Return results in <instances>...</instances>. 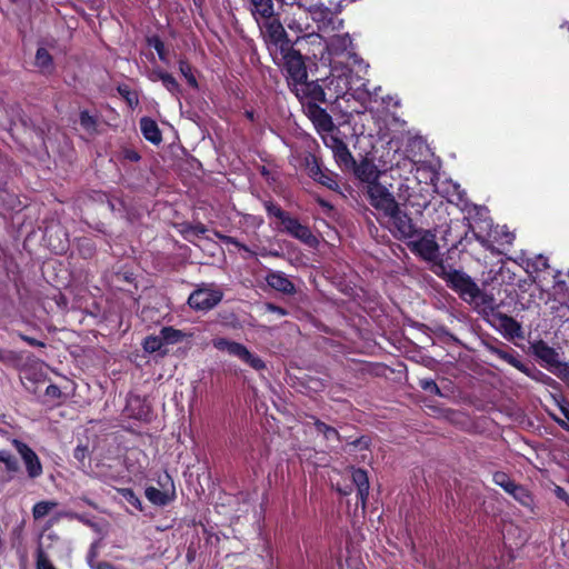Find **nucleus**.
<instances>
[{"mask_svg":"<svg viewBox=\"0 0 569 569\" xmlns=\"http://www.w3.org/2000/svg\"><path fill=\"white\" fill-rule=\"evenodd\" d=\"M351 44L352 40L348 33L336 34L326 41L327 57L322 54V59L329 61L332 76L330 84H335V81L337 82L335 87L337 97L346 94L350 89L349 73L351 72V70L342 66V61L337 60V58L346 57L353 63L360 62L358 56L349 50Z\"/></svg>","mask_w":569,"mask_h":569,"instance_id":"f257e3e1","label":"nucleus"},{"mask_svg":"<svg viewBox=\"0 0 569 569\" xmlns=\"http://www.w3.org/2000/svg\"><path fill=\"white\" fill-rule=\"evenodd\" d=\"M273 59L282 66L290 88L308 78L303 58L298 50L293 49L292 46L289 47V50L279 52L278 58Z\"/></svg>","mask_w":569,"mask_h":569,"instance_id":"f03ea898","label":"nucleus"},{"mask_svg":"<svg viewBox=\"0 0 569 569\" xmlns=\"http://www.w3.org/2000/svg\"><path fill=\"white\" fill-rule=\"evenodd\" d=\"M389 180L390 177L388 176V178L366 187L370 204L383 214L388 211H392V209H396L399 204L395 193L390 190L392 184Z\"/></svg>","mask_w":569,"mask_h":569,"instance_id":"7ed1b4c3","label":"nucleus"},{"mask_svg":"<svg viewBox=\"0 0 569 569\" xmlns=\"http://www.w3.org/2000/svg\"><path fill=\"white\" fill-rule=\"evenodd\" d=\"M223 297V292L213 283H201L193 290L188 305L197 311H207L214 308Z\"/></svg>","mask_w":569,"mask_h":569,"instance_id":"20e7f679","label":"nucleus"},{"mask_svg":"<svg viewBox=\"0 0 569 569\" xmlns=\"http://www.w3.org/2000/svg\"><path fill=\"white\" fill-rule=\"evenodd\" d=\"M263 36L273 58H278L279 52L289 50L292 46L283 26L277 19H266Z\"/></svg>","mask_w":569,"mask_h":569,"instance_id":"39448f33","label":"nucleus"},{"mask_svg":"<svg viewBox=\"0 0 569 569\" xmlns=\"http://www.w3.org/2000/svg\"><path fill=\"white\" fill-rule=\"evenodd\" d=\"M438 268L441 270L442 278L466 302L477 292V283L466 273L453 269L447 270L442 263Z\"/></svg>","mask_w":569,"mask_h":569,"instance_id":"423d86ee","label":"nucleus"},{"mask_svg":"<svg viewBox=\"0 0 569 569\" xmlns=\"http://www.w3.org/2000/svg\"><path fill=\"white\" fill-rule=\"evenodd\" d=\"M389 219L390 230L399 239H411L418 230L412 223V219L400 209L399 204L392 211H388L383 214Z\"/></svg>","mask_w":569,"mask_h":569,"instance_id":"0eeeda50","label":"nucleus"},{"mask_svg":"<svg viewBox=\"0 0 569 569\" xmlns=\"http://www.w3.org/2000/svg\"><path fill=\"white\" fill-rule=\"evenodd\" d=\"M417 234H420V238L409 242L410 250L427 261H436L439 256L436 234L430 230L418 231Z\"/></svg>","mask_w":569,"mask_h":569,"instance_id":"6e6552de","label":"nucleus"},{"mask_svg":"<svg viewBox=\"0 0 569 569\" xmlns=\"http://www.w3.org/2000/svg\"><path fill=\"white\" fill-rule=\"evenodd\" d=\"M281 224L283 227L282 231L300 240L305 244L309 247H316L318 244V239L312 234L310 228L300 223L298 219L291 217L289 213L281 221Z\"/></svg>","mask_w":569,"mask_h":569,"instance_id":"1a4fd4ad","label":"nucleus"},{"mask_svg":"<svg viewBox=\"0 0 569 569\" xmlns=\"http://www.w3.org/2000/svg\"><path fill=\"white\" fill-rule=\"evenodd\" d=\"M291 90L296 97L306 106L308 102L317 103L326 101V93L320 84L316 81L302 80L295 84Z\"/></svg>","mask_w":569,"mask_h":569,"instance_id":"9d476101","label":"nucleus"},{"mask_svg":"<svg viewBox=\"0 0 569 569\" xmlns=\"http://www.w3.org/2000/svg\"><path fill=\"white\" fill-rule=\"evenodd\" d=\"M12 445L21 456L26 465L28 476L31 479L40 477L42 475V465L37 453L27 443L18 439H13Z\"/></svg>","mask_w":569,"mask_h":569,"instance_id":"9b49d317","label":"nucleus"},{"mask_svg":"<svg viewBox=\"0 0 569 569\" xmlns=\"http://www.w3.org/2000/svg\"><path fill=\"white\" fill-rule=\"evenodd\" d=\"M468 303L473 306V308L488 320L499 312L497 311L498 305L493 295L483 292L479 287L473 297L469 299Z\"/></svg>","mask_w":569,"mask_h":569,"instance_id":"f8f14e48","label":"nucleus"},{"mask_svg":"<svg viewBox=\"0 0 569 569\" xmlns=\"http://www.w3.org/2000/svg\"><path fill=\"white\" fill-rule=\"evenodd\" d=\"M489 322L502 332L506 338L513 339L522 336L521 326L512 317L498 312Z\"/></svg>","mask_w":569,"mask_h":569,"instance_id":"ddd939ff","label":"nucleus"},{"mask_svg":"<svg viewBox=\"0 0 569 569\" xmlns=\"http://www.w3.org/2000/svg\"><path fill=\"white\" fill-rule=\"evenodd\" d=\"M306 113L318 131L330 132L335 128L330 114L317 103L308 102Z\"/></svg>","mask_w":569,"mask_h":569,"instance_id":"4468645a","label":"nucleus"},{"mask_svg":"<svg viewBox=\"0 0 569 569\" xmlns=\"http://www.w3.org/2000/svg\"><path fill=\"white\" fill-rule=\"evenodd\" d=\"M308 11L312 20L319 24L321 23L323 27L331 26L333 30H338L342 27L343 21L339 20L323 3L310 6Z\"/></svg>","mask_w":569,"mask_h":569,"instance_id":"2eb2a0df","label":"nucleus"},{"mask_svg":"<svg viewBox=\"0 0 569 569\" xmlns=\"http://www.w3.org/2000/svg\"><path fill=\"white\" fill-rule=\"evenodd\" d=\"M307 169L309 176L315 181L321 183L330 190H337L339 188V184L336 181L333 174L328 170H323L316 158H312L311 161L307 162Z\"/></svg>","mask_w":569,"mask_h":569,"instance_id":"dca6fc26","label":"nucleus"},{"mask_svg":"<svg viewBox=\"0 0 569 569\" xmlns=\"http://www.w3.org/2000/svg\"><path fill=\"white\" fill-rule=\"evenodd\" d=\"M356 174L362 182L367 183V186H372L375 182L388 178L386 171L378 170L377 166L369 161H362L356 168Z\"/></svg>","mask_w":569,"mask_h":569,"instance_id":"f3484780","label":"nucleus"},{"mask_svg":"<svg viewBox=\"0 0 569 569\" xmlns=\"http://www.w3.org/2000/svg\"><path fill=\"white\" fill-rule=\"evenodd\" d=\"M531 350L537 358L550 367H557V370L563 365L559 360V353L542 340L532 343Z\"/></svg>","mask_w":569,"mask_h":569,"instance_id":"a211bd4d","label":"nucleus"},{"mask_svg":"<svg viewBox=\"0 0 569 569\" xmlns=\"http://www.w3.org/2000/svg\"><path fill=\"white\" fill-rule=\"evenodd\" d=\"M266 281L269 287L283 295H293L296 292L295 284L281 271L268 272V274L266 276Z\"/></svg>","mask_w":569,"mask_h":569,"instance_id":"6ab92c4d","label":"nucleus"},{"mask_svg":"<svg viewBox=\"0 0 569 569\" xmlns=\"http://www.w3.org/2000/svg\"><path fill=\"white\" fill-rule=\"evenodd\" d=\"M248 363L256 370H261L266 367L264 362L257 356L252 355L243 345L233 341L228 352Z\"/></svg>","mask_w":569,"mask_h":569,"instance_id":"aec40b11","label":"nucleus"},{"mask_svg":"<svg viewBox=\"0 0 569 569\" xmlns=\"http://www.w3.org/2000/svg\"><path fill=\"white\" fill-rule=\"evenodd\" d=\"M546 303L555 318L562 322L569 320V295L563 293L560 298H549Z\"/></svg>","mask_w":569,"mask_h":569,"instance_id":"412c9836","label":"nucleus"},{"mask_svg":"<svg viewBox=\"0 0 569 569\" xmlns=\"http://www.w3.org/2000/svg\"><path fill=\"white\" fill-rule=\"evenodd\" d=\"M351 478L358 489V497L362 508H365L369 495V479L367 472L362 469H352Z\"/></svg>","mask_w":569,"mask_h":569,"instance_id":"4be33fe9","label":"nucleus"},{"mask_svg":"<svg viewBox=\"0 0 569 569\" xmlns=\"http://www.w3.org/2000/svg\"><path fill=\"white\" fill-rule=\"evenodd\" d=\"M489 351L500 358L501 360L508 362L519 371L523 372L525 375L532 377L531 369L527 367L523 362H521L518 357H516L512 352H508L507 350L497 348V347H489Z\"/></svg>","mask_w":569,"mask_h":569,"instance_id":"5701e85b","label":"nucleus"},{"mask_svg":"<svg viewBox=\"0 0 569 569\" xmlns=\"http://www.w3.org/2000/svg\"><path fill=\"white\" fill-rule=\"evenodd\" d=\"M140 129H141V132L143 134V137L154 143V144H158L161 142L162 140V137H161V132L158 128V124L154 120L150 119V118H142L140 120Z\"/></svg>","mask_w":569,"mask_h":569,"instance_id":"b1692460","label":"nucleus"},{"mask_svg":"<svg viewBox=\"0 0 569 569\" xmlns=\"http://www.w3.org/2000/svg\"><path fill=\"white\" fill-rule=\"evenodd\" d=\"M333 157L338 164L343 166L345 168H353L356 166V161L348 149V146L342 142L335 151Z\"/></svg>","mask_w":569,"mask_h":569,"instance_id":"393cba45","label":"nucleus"},{"mask_svg":"<svg viewBox=\"0 0 569 569\" xmlns=\"http://www.w3.org/2000/svg\"><path fill=\"white\" fill-rule=\"evenodd\" d=\"M160 335L164 345H174L181 342L183 339L188 337L186 332L174 329L173 327L161 328Z\"/></svg>","mask_w":569,"mask_h":569,"instance_id":"a878e982","label":"nucleus"},{"mask_svg":"<svg viewBox=\"0 0 569 569\" xmlns=\"http://www.w3.org/2000/svg\"><path fill=\"white\" fill-rule=\"evenodd\" d=\"M80 126L90 136L98 133V120L87 110H82L79 116Z\"/></svg>","mask_w":569,"mask_h":569,"instance_id":"bb28decb","label":"nucleus"},{"mask_svg":"<svg viewBox=\"0 0 569 569\" xmlns=\"http://www.w3.org/2000/svg\"><path fill=\"white\" fill-rule=\"evenodd\" d=\"M146 497L151 503L157 506H166L170 501L169 495L156 487H148L146 489Z\"/></svg>","mask_w":569,"mask_h":569,"instance_id":"cd10ccee","label":"nucleus"},{"mask_svg":"<svg viewBox=\"0 0 569 569\" xmlns=\"http://www.w3.org/2000/svg\"><path fill=\"white\" fill-rule=\"evenodd\" d=\"M58 506L54 500H43L37 502L32 508V516L34 520L44 518L51 510Z\"/></svg>","mask_w":569,"mask_h":569,"instance_id":"c85d7f7f","label":"nucleus"},{"mask_svg":"<svg viewBox=\"0 0 569 569\" xmlns=\"http://www.w3.org/2000/svg\"><path fill=\"white\" fill-rule=\"evenodd\" d=\"M254 8V13H258L261 18L269 19L273 16V3L272 0H251Z\"/></svg>","mask_w":569,"mask_h":569,"instance_id":"c756f323","label":"nucleus"},{"mask_svg":"<svg viewBox=\"0 0 569 569\" xmlns=\"http://www.w3.org/2000/svg\"><path fill=\"white\" fill-rule=\"evenodd\" d=\"M526 266H527V272H541V271H545L549 268V262H548V258L542 256V254H538L536 257H533L532 259H528L526 261Z\"/></svg>","mask_w":569,"mask_h":569,"instance_id":"7c9ffc66","label":"nucleus"},{"mask_svg":"<svg viewBox=\"0 0 569 569\" xmlns=\"http://www.w3.org/2000/svg\"><path fill=\"white\" fill-rule=\"evenodd\" d=\"M313 425L317 432L322 433L327 440H340V435L333 427H330L316 418Z\"/></svg>","mask_w":569,"mask_h":569,"instance_id":"2f4dec72","label":"nucleus"},{"mask_svg":"<svg viewBox=\"0 0 569 569\" xmlns=\"http://www.w3.org/2000/svg\"><path fill=\"white\" fill-rule=\"evenodd\" d=\"M36 64L43 71L49 72L52 69V57L44 48H39L36 53Z\"/></svg>","mask_w":569,"mask_h":569,"instance_id":"473e14b6","label":"nucleus"},{"mask_svg":"<svg viewBox=\"0 0 569 569\" xmlns=\"http://www.w3.org/2000/svg\"><path fill=\"white\" fill-rule=\"evenodd\" d=\"M163 345L160 333L158 336H148L142 342L143 350L149 353L161 351Z\"/></svg>","mask_w":569,"mask_h":569,"instance_id":"72a5a7b5","label":"nucleus"},{"mask_svg":"<svg viewBox=\"0 0 569 569\" xmlns=\"http://www.w3.org/2000/svg\"><path fill=\"white\" fill-rule=\"evenodd\" d=\"M264 209L267 210L268 214L271 217L277 218L280 220V222L287 217L288 212L282 210L278 204H276L272 201H264L263 202Z\"/></svg>","mask_w":569,"mask_h":569,"instance_id":"f704fd0d","label":"nucleus"},{"mask_svg":"<svg viewBox=\"0 0 569 569\" xmlns=\"http://www.w3.org/2000/svg\"><path fill=\"white\" fill-rule=\"evenodd\" d=\"M395 196H396L397 201L399 202V207L401 204H405L406 202L409 201V199L411 197L410 187L405 181H401L398 184L397 192Z\"/></svg>","mask_w":569,"mask_h":569,"instance_id":"c9c22d12","label":"nucleus"},{"mask_svg":"<svg viewBox=\"0 0 569 569\" xmlns=\"http://www.w3.org/2000/svg\"><path fill=\"white\" fill-rule=\"evenodd\" d=\"M118 492L123 497V499H126L130 505H132L133 507H136L137 509L141 510L142 509V506H141V501L140 499L137 497V495L133 492L132 489L130 488H120L118 489Z\"/></svg>","mask_w":569,"mask_h":569,"instance_id":"e433bc0d","label":"nucleus"},{"mask_svg":"<svg viewBox=\"0 0 569 569\" xmlns=\"http://www.w3.org/2000/svg\"><path fill=\"white\" fill-rule=\"evenodd\" d=\"M179 70L190 86L197 87V80H196L194 76L192 74L191 66L187 61H184V60L179 61Z\"/></svg>","mask_w":569,"mask_h":569,"instance_id":"4c0bfd02","label":"nucleus"},{"mask_svg":"<svg viewBox=\"0 0 569 569\" xmlns=\"http://www.w3.org/2000/svg\"><path fill=\"white\" fill-rule=\"evenodd\" d=\"M149 46L153 47L157 51L159 59L163 62H167V52L164 49V43L158 37H151L148 39Z\"/></svg>","mask_w":569,"mask_h":569,"instance_id":"58836bf2","label":"nucleus"},{"mask_svg":"<svg viewBox=\"0 0 569 569\" xmlns=\"http://www.w3.org/2000/svg\"><path fill=\"white\" fill-rule=\"evenodd\" d=\"M512 497L522 506L529 507L532 503V497L525 487H521L520 489H517V491H513Z\"/></svg>","mask_w":569,"mask_h":569,"instance_id":"ea45409f","label":"nucleus"},{"mask_svg":"<svg viewBox=\"0 0 569 569\" xmlns=\"http://www.w3.org/2000/svg\"><path fill=\"white\" fill-rule=\"evenodd\" d=\"M162 84L173 94H178L180 92V87L177 80L167 72L164 77H161Z\"/></svg>","mask_w":569,"mask_h":569,"instance_id":"a19ab883","label":"nucleus"},{"mask_svg":"<svg viewBox=\"0 0 569 569\" xmlns=\"http://www.w3.org/2000/svg\"><path fill=\"white\" fill-rule=\"evenodd\" d=\"M420 387L428 392H431L437 396H442L438 385L431 379H422L420 380Z\"/></svg>","mask_w":569,"mask_h":569,"instance_id":"79ce46f5","label":"nucleus"},{"mask_svg":"<svg viewBox=\"0 0 569 569\" xmlns=\"http://www.w3.org/2000/svg\"><path fill=\"white\" fill-rule=\"evenodd\" d=\"M222 241L226 243V244H232L236 248L240 249V250H243L244 252L249 253L250 256H253L254 253L243 243L239 242L236 238L233 237H230V236H222L221 237Z\"/></svg>","mask_w":569,"mask_h":569,"instance_id":"37998d69","label":"nucleus"},{"mask_svg":"<svg viewBox=\"0 0 569 569\" xmlns=\"http://www.w3.org/2000/svg\"><path fill=\"white\" fill-rule=\"evenodd\" d=\"M2 462L6 465L8 471L16 472L19 469L17 459H14L9 451L6 452Z\"/></svg>","mask_w":569,"mask_h":569,"instance_id":"c03bdc74","label":"nucleus"},{"mask_svg":"<svg viewBox=\"0 0 569 569\" xmlns=\"http://www.w3.org/2000/svg\"><path fill=\"white\" fill-rule=\"evenodd\" d=\"M493 481L497 486H499L503 489L505 487H508V485H510L511 479L505 472H496L493 475Z\"/></svg>","mask_w":569,"mask_h":569,"instance_id":"a18cd8bd","label":"nucleus"},{"mask_svg":"<svg viewBox=\"0 0 569 569\" xmlns=\"http://www.w3.org/2000/svg\"><path fill=\"white\" fill-rule=\"evenodd\" d=\"M232 342L233 341H230V340L224 339V338H217V339H213L212 345L218 350L229 352Z\"/></svg>","mask_w":569,"mask_h":569,"instance_id":"49530a36","label":"nucleus"},{"mask_svg":"<svg viewBox=\"0 0 569 569\" xmlns=\"http://www.w3.org/2000/svg\"><path fill=\"white\" fill-rule=\"evenodd\" d=\"M323 142L333 152L343 141L336 136H328L323 137Z\"/></svg>","mask_w":569,"mask_h":569,"instance_id":"de8ad7c7","label":"nucleus"},{"mask_svg":"<svg viewBox=\"0 0 569 569\" xmlns=\"http://www.w3.org/2000/svg\"><path fill=\"white\" fill-rule=\"evenodd\" d=\"M556 375L569 387V365L559 366Z\"/></svg>","mask_w":569,"mask_h":569,"instance_id":"09e8293b","label":"nucleus"},{"mask_svg":"<svg viewBox=\"0 0 569 569\" xmlns=\"http://www.w3.org/2000/svg\"><path fill=\"white\" fill-rule=\"evenodd\" d=\"M73 457L80 462H83L88 457V448L84 446H78L73 451Z\"/></svg>","mask_w":569,"mask_h":569,"instance_id":"8fccbe9b","label":"nucleus"},{"mask_svg":"<svg viewBox=\"0 0 569 569\" xmlns=\"http://www.w3.org/2000/svg\"><path fill=\"white\" fill-rule=\"evenodd\" d=\"M98 557V542H94L91 545L90 549H89V552H88V556H87V560H88V563L93 568V562L96 560V558Z\"/></svg>","mask_w":569,"mask_h":569,"instance_id":"3c124183","label":"nucleus"},{"mask_svg":"<svg viewBox=\"0 0 569 569\" xmlns=\"http://www.w3.org/2000/svg\"><path fill=\"white\" fill-rule=\"evenodd\" d=\"M19 337H20L23 341H26L28 345H30V346H33V347H44V346H46V345H44V342L39 341V340H37V339H34V338H31V337H29V336H26V335H21V333H20V335H19Z\"/></svg>","mask_w":569,"mask_h":569,"instance_id":"603ef678","label":"nucleus"},{"mask_svg":"<svg viewBox=\"0 0 569 569\" xmlns=\"http://www.w3.org/2000/svg\"><path fill=\"white\" fill-rule=\"evenodd\" d=\"M37 566L38 569H54L51 562L42 556H39Z\"/></svg>","mask_w":569,"mask_h":569,"instance_id":"864d4df0","label":"nucleus"},{"mask_svg":"<svg viewBox=\"0 0 569 569\" xmlns=\"http://www.w3.org/2000/svg\"><path fill=\"white\" fill-rule=\"evenodd\" d=\"M166 74H167V72L161 69H153L151 71L149 78L152 81H161V77H164Z\"/></svg>","mask_w":569,"mask_h":569,"instance_id":"5fc2aeb1","label":"nucleus"},{"mask_svg":"<svg viewBox=\"0 0 569 569\" xmlns=\"http://www.w3.org/2000/svg\"><path fill=\"white\" fill-rule=\"evenodd\" d=\"M46 393L51 397H59L61 392L56 385H49L46 389Z\"/></svg>","mask_w":569,"mask_h":569,"instance_id":"6e6d98bb","label":"nucleus"},{"mask_svg":"<svg viewBox=\"0 0 569 569\" xmlns=\"http://www.w3.org/2000/svg\"><path fill=\"white\" fill-rule=\"evenodd\" d=\"M555 493L556 496L561 499V500H565V501H568L569 500V496L568 493L566 492V490L559 486L556 487L555 489Z\"/></svg>","mask_w":569,"mask_h":569,"instance_id":"4d7b16f0","label":"nucleus"},{"mask_svg":"<svg viewBox=\"0 0 569 569\" xmlns=\"http://www.w3.org/2000/svg\"><path fill=\"white\" fill-rule=\"evenodd\" d=\"M522 486L517 485L513 480L510 481V485L508 487H505L503 490L512 496L513 491H517V489H520Z\"/></svg>","mask_w":569,"mask_h":569,"instance_id":"13d9d810","label":"nucleus"},{"mask_svg":"<svg viewBox=\"0 0 569 569\" xmlns=\"http://www.w3.org/2000/svg\"><path fill=\"white\" fill-rule=\"evenodd\" d=\"M522 486L517 485L513 480L510 481V485L508 487H505L503 490L512 496L513 491H517V489H520Z\"/></svg>","mask_w":569,"mask_h":569,"instance_id":"bf43d9fd","label":"nucleus"},{"mask_svg":"<svg viewBox=\"0 0 569 569\" xmlns=\"http://www.w3.org/2000/svg\"><path fill=\"white\" fill-rule=\"evenodd\" d=\"M352 446H356V447H361V448H368L369 446V442L366 438L361 437L355 441L351 442Z\"/></svg>","mask_w":569,"mask_h":569,"instance_id":"052dcab7","label":"nucleus"},{"mask_svg":"<svg viewBox=\"0 0 569 569\" xmlns=\"http://www.w3.org/2000/svg\"><path fill=\"white\" fill-rule=\"evenodd\" d=\"M126 158L131 160V161H138L140 159V156L136 151L128 150L126 152Z\"/></svg>","mask_w":569,"mask_h":569,"instance_id":"680f3d73","label":"nucleus"},{"mask_svg":"<svg viewBox=\"0 0 569 569\" xmlns=\"http://www.w3.org/2000/svg\"><path fill=\"white\" fill-rule=\"evenodd\" d=\"M268 309L273 312H277L278 315H281V316H284L287 313L284 309H282L281 307L273 306V305H269Z\"/></svg>","mask_w":569,"mask_h":569,"instance_id":"e2e57ef3","label":"nucleus"},{"mask_svg":"<svg viewBox=\"0 0 569 569\" xmlns=\"http://www.w3.org/2000/svg\"><path fill=\"white\" fill-rule=\"evenodd\" d=\"M119 92H120L123 97H126V99L129 101V103H132L131 92H130L127 88H124V89L119 88Z\"/></svg>","mask_w":569,"mask_h":569,"instance_id":"0e129e2a","label":"nucleus"},{"mask_svg":"<svg viewBox=\"0 0 569 569\" xmlns=\"http://www.w3.org/2000/svg\"><path fill=\"white\" fill-rule=\"evenodd\" d=\"M560 411L566 420L569 422V405L560 406Z\"/></svg>","mask_w":569,"mask_h":569,"instance_id":"69168bd1","label":"nucleus"},{"mask_svg":"<svg viewBox=\"0 0 569 569\" xmlns=\"http://www.w3.org/2000/svg\"><path fill=\"white\" fill-rule=\"evenodd\" d=\"M557 422H558V425H559L562 429H565V430L569 431V422H568V420H566V419H562V420L557 419Z\"/></svg>","mask_w":569,"mask_h":569,"instance_id":"338daca9","label":"nucleus"},{"mask_svg":"<svg viewBox=\"0 0 569 569\" xmlns=\"http://www.w3.org/2000/svg\"><path fill=\"white\" fill-rule=\"evenodd\" d=\"M97 569H114L111 565L103 562L97 566Z\"/></svg>","mask_w":569,"mask_h":569,"instance_id":"774afa93","label":"nucleus"}]
</instances>
